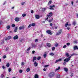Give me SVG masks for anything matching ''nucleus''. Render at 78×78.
<instances>
[{"label":"nucleus","instance_id":"1","mask_svg":"<svg viewBox=\"0 0 78 78\" xmlns=\"http://www.w3.org/2000/svg\"><path fill=\"white\" fill-rule=\"evenodd\" d=\"M53 15V13L52 12H50L49 13V15H48L47 16V18L46 19V20H48V22H49V23H51V22L53 20V19L52 17L51 16Z\"/></svg>","mask_w":78,"mask_h":78},{"label":"nucleus","instance_id":"2","mask_svg":"<svg viewBox=\"0 0 78 78\" xmlns=\"http://www.w3.org/2000/svg\"><path fill=\"white\" fill-rule=\"evenodd\" d=\"M54 75H55V73L53 72H51L49 74L48 76L50 78H52Z\"/></svg>","mask_w":78,"mask_h":78},{"label":"nucleus","instance_id":"3","mask_svg":"<svg viewBox=\"0 0 78 78\" xmlns=\"http://www.w3.org/2000/svg\"><path fill=\"white\" fill-rule=\"evenodd\" d=\"M61 33H62V30H58V32L56 33V36H58V35H59V34H61Z\"/></svg>","mask_w":78,"mask_h":78},{"label":"nucleus","instance_id":"4","mask_svg":"<svg viewBox=\"0 0 78 78\" xmlns=\"http://www.w3.org/2000/svg\"><path fill=\"white\" fill-rule=\"evenodd\" d=\"M71 58V56H70L69 58L65 59L64 60V61H66V62H69V60Z\"/></svg>","mask_w":78,"mask_h":78},{"label":"nucleus","instance_id":"5","mask_svg":"<svg viewBox=\"0 0 78 78\" xmlns=\"http://www.w3.org/2000/svg\"><path fill=\"white\" fill-rule=\"evenodd\" d=\"M46 32L47 33L49 34H50L51 35L53 34V33L51 32V30H48L46 31Z\"/></svg>","mask_w":78,"mask_h":78},{"label":"nucleus","instance_id":"6","mask_svg":"<svg viewBox=\"0 0 78 78\" xmlns=\"http://www.w3.org/2000/svg\"><path fill=\"white\" fill-rule=\"evenodd\" d=\"M15 20L16 22H19L20 20V18L18 17H16L15 18Z\"/></svg>","mask_w":78,"mask_h":78},{"label":"nucleus","instance_id":"7","mask_svg":"<svg viewBox=\"0 0 78 78\" xmlns=\"http://www.w3.org/2000/svg\"><path fill=\"white\" fill-rule=\"evenodd\" d=\"M11 36H9L8 37H7V38H5L6 41H8L9 39H11Z\"/></svg>","mask_w":78,"mask_h":78},{"label":"nucleus","instance_id":"8","mask_svg":"<svg viewBox=\"0 0 78 78\" xmlns=\"http://www.w3.org/2000/svg\"><path fill=\"white\" fill-rule=\"evenodd\" d=\"M62 61V58H60L58 60H56L55 62V63H57L61 61Z\"/></svg>","mask_w":78,"mask_h":78},{"label":"nucleus","instance_id":"9","mask_svg":"<svg viewBox=\"0 0 78 78\" xmlns=\"http://www.w3.org/2000/svg\"><path fill=\"white\" fill-rule=\"evenodd\" d=\"M74 50H78V47L77 46H75L73 47Z\"/></svg>","mask_w":78,"mask_h":78},{"label":"nucleus","instance_id":"10","mask_svg":"<svg viewBox=\"0 0 78 78\" xmlns=\"http://www.w3.org/2000/svg\"><path fill=\"white\" fill-rule=\"evenodd\" d=\"M54 5H52L50 6V9H54L53 8L55 7Z\"/></svg>","mask_w":78,"mask_h":78},{"label":"nucleus","instance_id":"11","mask_svg":"<svg viewBox=\"0 0 78 78\" xmlns=\"http://www.w3.org/2000/svg\"><path fill=\"white\" fill-rule=\"evenodd\" d=\"M18 39V36L17 35H16L13 37V39L14 40H16V39Z\"/></svg>","mask_w":78,"mask_h":78},{"label":"nucleus","instance_id":"12","mask_svg":"<svg viewBox=\"0 0 78 78\" xmlns=\"http://www.w3.org/2000/svg\"><path fill=\"white\" fill-rule=\"evenodd\" d=\"M34 66L35 67H37V63L36 62H34Z\"/></svg>","mask_w":78,"mask_h":78},{"label":"nucleus","instance_id":"13","mask_svg":"<svg viewBox=\"0 0 78 78\" xmlns=\"http://www.w3.org/2000/svg\"><path fill=\"white\" fill-rule=\"evenodd\" d=\"M35 17L36 19H39L40 18L39 16V15H35Z\"/></svg>","mask_w":78,"mask_h":78},{"label":"nucleus","instance_id":"14","mask_svg":"<svg viewBox=\"0 0 78 78\" xmlns=\"http://www.w3.org/2000/svg\"><path fill=\"white\" fill-rule=\"evenodd\" d=\"M69 24V22H67L65 24V27H67V26H68Z\"/></svg>","mask_w":78,"mask_h":78},{"label":"nucleus","instance_id":"15","mask_svg":"<svg viewBox=\"0 0 78 78\" xmlns=\"http://www.w3.org/2000/svg\"><path fill=\"white\" fill-rule=\"evenodd\" d=\"M64 71L65 72H67V71H68V69H67V68H64Z\"/></svg>","mask_w":78,"mask_h":78},{"label":"nucleus","instance_id":"16","mask_svg":"<svg viewBox=\"0 0 78 78\" xmlns=\"http://www.w3.org/2000/svg\"><path fill=\"white\" fill-rule=\"evenodd\" d=\"M35 60H36V57H34L33 58V62H34Z\"/></svg>","mask_w":78,"mask_h":78},{"label":"nucleus","instance_id":"17","mask_svg":"<svg viewBox=\"0 0 78 78\" xmlns=\"http://www.w3.org/2000/svg\"><path fill=\"white\" fill-rule=\"evenodd\" d=\"M24 27H20L19 28V30H21L22 29H23Z\"/></svg>","mask_w":78,"mask_h":78},{"label":"nucleus","instance_id":"18","mask_svg":"<svg viewBox=\"0 0 78 78\" xmlns=\"http://www.w3.org/2000/svg\"><path fill=\"white\" fill-rule=\"evenodd\" d=\"M35 78H39V76L37 74H36L34 76Z\"/></svg>","mask_w":78,"mask_h":78},{"label":"nucleus","instance_id":"19","mask_svg":"<svg viewBox=\"0 0 78 78\" xmlns=\"http://www.w3.org/2000/svg\"><path fill=\"white\" fill-rule=\"evenodd\" d=\"M59 69H60V67L58 66V68L56 69L55 70V72H56V71H57V70H59Z\"/></svg>","mask_w":78,"mask_h":78},{"label":"nucleus","instance_id":"20","mask_svg":"<svg viewBox=\"0 0 78 78\" xmlns=\"http://www.w3.org/2000/svg\"><path fill=\"white\" fill-rule=\"evenodd\" d=\"M26 71L27 72H30V68H27V69H26Z\"/></svg>","mask_w":78,"mask_h":78},{"label":"nucleus","instance_id":"21","mask_svg":"<svg viewBox=\"0 0 78 78\" xmlns=\"http://www.w3.org/2000/svg\"><path fill=\"white\" fill-rule=\"evenodd\" d=\"M21 66H23L25 65V63L23 62H22L21 63Z\"/></svg>","mask_w":78,"mask_h":78},{"label":"nucleus","instance_id":"22","mask_svg":"<svg viewBox=\"0 0 78 78\" xmlns=\"http://www.w3.org/2000/svg\"><path fill=\"white\" fill-rule=\"evenodd\" d=\"M6 66L7 67H9V63H7Z\"/></svg>","mask_w":78,"mask_h":78},{"label":"nucleus","instance_id":"23","mask_svg":"<svg viewBox=\"0 0 78 78\" xmlns=\"http://www.w3.org/2000/svg\"><path fill=\"white\" fill-rule=\"evenodd\" d=\"M6 28L7 30H9V29L10 28V26H7Z\"/></svg>","mask_w":78,"mask_h":78},{"label":"nucleus","instance_id":"24","mask_svg":"<svg viewBox=\"0 0 78 78\" xmlns=\"http://www.w3.org/2000/svg\"><path fill=\"white\" fill-rule=\"evenodd\" d=\"M47 45L48 47H51V44L50 43H48L47 44Z\"/></svg>","mask_w":78,"mask_h":78},{"label":"nucleus","instance_id":"25","mask_svg":"<svg viewBox=\"0 0 78 78\" xmlns=\"http://www.w3.org/2000/svg\"><path fill=\"white\" fill-rule=\"evenodd\" d=\"M66 56H67V57H69V53H66Z\"/></svg>","mask_w":78,"mask_h":78},{"label":"nucleus","instance_id":"26","mask_svg":"<svg viewBox=\"0 0 78 78\" xmlns=\"http://www.w3.org/2000/svg\"><path fill=\"white\" fill-rule=\"evenodd\" d=\"M73 25H76V21H74L73 22Z\"/></svg>","mask_w":78,"mask_h":78},{"label":"nucleus","instance_id":"27","mask_svg":"<svg viewBox=\"0 0 78 78\" xmlns=\"http://www.w3.org/2000/svg\"><path fill=\"white\" fill-rule=\"evenodd\" d=\"M31 27H34L35 26V23H33L31 24Z\"/></svg>","mask_w":78,"mask_h":78},{"label":"nucleus","instance_id":"28","mask_svg":"<svg viewBox=\"0 0 78 78\" xmlns=\"http://www.w3.org/2000/svg\"><path fill=\"white\" fill-rule=\"evenodd\" d=\"M30 49H31L30 47H29L27 49V51H30Z\"/></svg>","mask_w":78,"mask_h":78},{"label":"nucleus","instance_id":"29","mask_svg":"<svg viewBox=\"0 0 78 78\" xmlns=\"http://www.w3.org/2000/svg\"><path fill=\"white\" fill-rule=\"evenodd\" d=\"M50 55L51 56H53V55H54V53H53V52H51L50 53Z\"/></svg>","mask_w":78,"mask_h":78},{"label":"nucleus","instance_id":"30","mask_svg":"<svg viewBox=\"0 0 78 78\" xmlns=\"http://www.w3.org/2000/svg\"><path fill=\"white\" fill-rule=\"evenodd\" d=\"M55 50V47H53L52 48V51H53Z\"/></svg>","mask_w":78,"mask_h":78},{"label":"nucleus","instance_id":"31","mask_svg":"<svg viewBox=\"0 0 78 78\" xmlns=\"http://www.w3.org/2000/svg\"><path fill=\"white\" fill-rule=\"evenodd\" d=\"M22 16L23 17H25V16H26V14L25 13L23 14Z\"/></svg>","mask_w":78,"mask_h":78},{"label":"nucleus","instance_id":"32","mask_svg":"<svg viewBox=\"0 0 78 78\" xmlns=\"http://www.w3.org/2000/svg\"><path fill=\"white\" fill-rule=\"evenodd\" d=\"M33 47H34V48H35L36 47H37V46L35 44H34L32 46Z\"/></svg>","mask_w":78,"mask_h":78},{"label":"nucleus","instance_id":"33","mask_svg":"<svg viewBox=\"0 0 78 78\" xmlns=\"http://www.w3.org/2000/svg\"><path fill=\"white\" fill-rule=\"evenodd\" d=\"M51 1H50L48 3V5H50V4H51Z\"/></svg>","mask_w":78,"mask_h":78},{"label":"nucleus","instance_id":"34","mask_svg":"<svg viewBox=\"0 0 78 78\" xmlns=\"http://www.w3.org/2000/svg\"><path fill=\"white\" fill-rule=\"evenodd\" d=\"M55 47H57L58 46V43H56L55 44Z\"/></svg>","mask_w":78,"mask_h":78},{"label":"nucleus","instance_id":"35","mask_svg":"<svg viewBox=\"0 0 78 78\" xmlns=\"http://www.w3.org/2000/svg\"><path fill=\"white\" fill-rule=\"evenodd\" d=\"M45 10H46V8H44L42 9V11H44Z\"/></svg>","mask_w":78,"mask_h":78},{"label":"nucleus","instance_id":"36","mask_svg":"<svg viewBox=\"0 0 78 78\" xmlns=\"http://www.w3.org/2000/svg\"><path fill=\"white\" fill-rule=\"evenodd\" d=\"M43 56H44V58H46V56H47V55H46V54H44Z\"/></svg>","mask_w":78,"mask_h":78},{"label":"nucleus","instance_id":"37","mask_svg":"<svg viewBox=\"0 0 78 78\" xmlns=\"http://www.w3.org/2000/svg\"><path fill=\"white\" fill-rule=\"evenodd\" d=\"M31 27V24H30L28 27V28H30Z\"/></svg>","mask_w":78,"mask_h":78},{"label":"nucleus","instance_id":"38","mask_svg":"<svg viewBox=\"0 0 78 78\" xmlns=\"http://www.w3.org/2000/svg\"><path fill=\"white\" fill-rule=\"evenodd\" d=\"M57 78H60V75L59 74L58 75V76H57Z\"/></svg>","mask_w":78,"mask_h":78},{"label":"nucleus","instance_id":"39","mask_svg":"<svg viewBox=\"0 0 78 78\" xmlns=\"http://www.w3.org/2000/svg\"><path fill=\"white\" fill-rule=\"evenodd\" d=\"M41 59V57H38L37 58V60H39V59Z\"/></svg>","mask_w":78,"mask_h":78},{"label":"nucleus","instance_id":"40","mask_svg":"<svg viewBox=\"0 0 78 78\" xmlns=\"http://www.w3.org/2000/svg\"><path fill=\"white\" fill-rule=\"evenodd\" d=\"M67 47V46L66 45H64L63 47V48H66Z\"/></svg>","mask_w":78,"mask_h":78},{"label":"nucleus","instance_id":"41","mask_svg":"<svg viewBox=\"0 0 78 78\" xmlns=\"http://www.w3.org/2000/svg\"><path fill=\"white\" fill-rule=\"evenodd\" d=\"M8 70L9 72H10L11 71V68H9L8 69Z\"/></svg>","mask_w":78,"mask_h":78},{"label":"nucleus","instance_id":"42","mask_svg":"<svg viewBox=\"0 0 78 78\" xmlns=\"http://www.w3.org/2000/svg\"><path fill=\"white\" fill-rule=\"evenodd\" d=\"M2 20H0V25H2Z\"/></svg>","mask_w":78,"mask_h":78},{"label":"nucleus","instance_id":"43","mask_svg":"<svg viewBox=\"0 0 78 78\" xmlns=\"http://www.w3.org/2000/svg\"><path fill=\"white\" fill-rule=\"evenodd\" d=\"M31 14H33V13H34V11L33 10H31Z\"/></svg>","mask_w":78,"mask_h":78},{"label":"nucleus","instance_id":"44","mask_svg":"<svg viewBox=\"0 0 78 78\" xmlns=\"http://www.w3.org/2000/svg\"><path fill=\"white\" fill-rule=\"evenodd\" d=\"M3 76H4V75H3V74H2V75H1V78H3Z\"/></svg>","mask_w":78,"mask_h":78},{"label":"nucleus","instance_id":"45","mask_svg":"<svg viewBox=\"0 0 78 78\" xmlns=\"http://www.w3.org/2000/svg\"><path fill=\"white\" fill-rule=\"evenodd\" d=\"M12 27H15V25L14 24H12Z\"/></svg>","mask_w":78,"mask_h":78},{"label":"nucleus","instance_id":"46","mask_svg":"<svg viewBox=\"0 0 78 78\" xmlns=\"http://www.w3.org/2000/svg\"><path fill=\"white\" fill-rule=\"evenodd\" d=\"M25 2H23L21 3L22 5H25Z\"/></svg>","mask_w":78,"mask_h":78},{"label":"nucleus","instance_id":"47","mask_svg":"<svg viewBox=\"0 0 78 78\" xmlns=\"http://www.w3.org/2000/svg\"><path fill=\"white\" fill-rule=\"evenodd\" d=\"M48 65H45L44 66V67H48Z\"/></svg>","mask_w":78,"mask_h":78},{"label":"nucleus","instance_id":"48","mask_svg":"<svg viewBox=\"0 0 78 78\" xmlns=\"http://www.w3.org/2000/svg\"><path fill=\"white\" fill-rule=\"evenodd\" d=\"M9 49V48H6L5 49V51H7L8 50V49Z\"/></svg>","mask_w":78,"mask_h":78},{"label":"nucleus","instance_id":"49","mask_svg":"<svg viewBox=\"0 0 78 78\" xmlns=\"http://www.w3.org/2000/svg\"><path fill=\"white\" fill-rule=\"evenodd\" d=\"M19 72L20 73H22V70H19Z\"/></svg>","mask_w":78,"mask_h":78},{"label":"nucleus","instance_id":"50","mask_svg":"<svg viewBox=\"0 0 78 78\" xmlns=\"http://www.w3.org/2000/svg\"><path fill=\"white\" fill-rule=\"evenodd\" d=\"M6 58V55H4L3 56V58Z\"/></svg>","mask_w":78,"mask_h":78},{"label":"nucleus","instance_id":"51","mask_svg":"<svg viewBox=\"0 0 78 78\" xmlns=\"http://www.w3.org/2000/svg\"><path fill=\"white\" fill-rule=\"evenodd\" d=\"M38 41V40H37V39H36L35 40V42H37Z\"/></svg>","mask_w":78,"mask_h":78},{"label":"nucleus","instance_id":"52","mask_svg":"<svg viewBox=\"0 0 78 78\" xmlns=\"http://www.w3.org/2000/svg\"><path fill=\"white\" fill-rule=\"evenodd\" d=\"M44 71H46L47 70V69L44 68V69H43Z\"/></svg>","mask_w":78,"mask_h":78},{"label":"nucleus","instance_id":"53","mask_svg":"<svg viewBox=\"0 0 78 78\" xmlns=\"http://www.w3.org/2000/svg\"><path fill=\"white\" fill-rule=\"evenodd\" d=\"M67 45L68 46L70 45V43H67Z\"/></svg>","mask_w":78,"mask_h":78},{"label":"nucleus","instance_id":"54","mask_svg":"<svg viewBox=\"0 0 78 78\" xmlns=\"http://www.w3.org/2000/svg\"><path fill=\"white\" fill-rule=\"evenodd\" d=\"M66 62L65 61V62L63 63V65H66Z\"/></svg>","mask_w":78,"mask_h":78},{"label":"nucleus","instance_id":"55","mask_svg":"<svg viewBox=\"0 0 78 78\" xmlns=\"http://www.w3.org/2000/svg\"><path fill=\"white\" fill-rule=\"evenodd\" d=\"M17 27H16L15 28V30H17Z\"/></svg>","mask_w":78,"mask_h":78},{"label":"nucleus","instance_id":"56","mask_svg":"<svg viewBox=\"0 0 78 78\" xmlns=\"http://www.w3.org/2000/svg\"><path fill=\"white\" fill-rule=\"evenodd\" d=\"M73 73H72L70 75V76H73Z\"/></svg>","mask_w":78,"mask_h":78},{"label":"nucleus","instance_id":"57","mask_svg":"<svg viewBox=\"0 0 78 78\" xmlns=\"http://www.w3.org/2000/svg\"><path fill=\"white\" fill-rule=\"evenodd\" d=\"M67 29L68 30H70V27H67Z\"/></svg>","mask_w":78,"mask_h":78},{"label":"nucleus","instance_id":"58","mask_svg":"<svg viewBox=\"0 0 78 78\" xmlns=\"http://www.w3.org/2000/svg\"><path fill=\"white\" fill-rule=\"evenodd\" d=\"M34 53H35V51H32V53H33V54H34Z\"/></svg>","mask_w":78,"mask_h":78},{"label":"nucleus","instance_id":"59","mask_svg":"<svg viewBox=\"0 0 78 78\" xmlns=\"http://www.w3.org/2000/svg\"><path fill=\"white\" fill-rule=\"evenodd\" d=\"M73 1H72L71 2V4H72V5H73Z\"/></svg>","mask_w":78,"mask_h":78},{"label":"nucleus","instance_id":"60","mask_svg":"<svg viewBox=\"0 0 78 78\" xmlns=\"http://www.w3.org/2000/svg\"><path fill=\"white\" fill-rule=\"evenodd\" d=\"M74 44H77V42H76V41H74Z\"/></svg>","mask_w":78,"mask_h":78},{"label":"nucleus","instance_id":"61","mask_svg":"<svg viewBox=\"0 0 78 78\" xmlns=\"http://www.w3.org/2000/svg\"><path fill=\"white\" fill-rule=\"evenodd\" d=\"M14 32H15V33H16V32H17V30H16L15 29L14 30Z\"/></svg>","mask_w":78,"mask_h":78},{"label":"nucleus","instance_id":"62","mask_svg":"<svg viewBox=\"0 0 78 78\" xmlns=\"http://www.w3.org/2000/svg\"><path fill=\"white\" fill-rule=\"evenodd\" d=\"M68 27H70V26H71V24H69L68 25Z\"/></svg>","mask_w":78,"mask_h":78},{"label":"nucleus","instance_id":"63","mask_svg":"<svg viewBox=\"0 0 78 78\" xmlns=\"http://www.w3.org/2000/svg\"><path fill=\"white\" fill-rule=\"evenodd\" d=\"M2 68H3V69H4L5 68V66H3Z\"/></svg>","mask_w":78,"mask_h":78},{"label":"nucleus","instance_id":"64","mask_svg":"<svg viewBox=\"0 0 78 78\" xmlns=\"http://www.w3.org/2000/svg\"><path fill=\"white\" fill-rule=\"evenodd\" d=\"M50 25L51 26H53V24H52V23H51L50 24Z\"/></svg>","mask_w":78,"mask_h":78}]
</instances>
